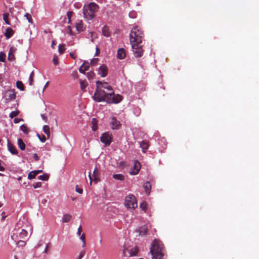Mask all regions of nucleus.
<instances>
[{
	"label": "nucleus",
	"mask_w": 259,
	"mask_h": 259,
	"mask_svg": "<svg viewBox=\"0 0 259 259\" xmlns=\"http://www.w3.org/2000/svg\"><path fill=\"white\" fill-rule=\"evenodd\" d=\"M96 83L97 88L93 96L96 101L117 104L122 101V96L119 94L115 95L112 88L107 82L97 81Z\"/></svg>",
	"instance_id": "1"
},
{
	"label": "nucleus",
	"mask_w": 259,
	"mask_h": 259,
	"mask_svg": "<svg viewBox=\"0 0 259 259\" xmlns=\"http://www.w3.org/2000/svg\"><path fill=\"white\" fill-rule=\"evenodd\" d=\"M164 246L163 243L157 239H154L150 253L152 255V259H162L164 255Z\"/></svg>",
	"instance_id": "2"
},
{
	"label": "nucleus",
	"mask_w": 259,
	"mask_h": 259,
	"mask_svg": "<svg viewBox=\"0 0 259 259\" xmlns=\"http://www.w3.org/2000/svg\"><path fill=\"white\" fill-rule=\"evenodd\" d=\"M99 6L95 3H90L83 7V16L85 19L91 20L95 17L96 13L98 11Z\"/></svg>",
	"instance_id": "3"
},
{
	"label": "nucleus",
	"mask_w": 259,
	"mask_h": 259,
	"mask_svg": "<svg viewBox=\"0 0 259 259\" xmlns=\"http://www.w3.org/2000/svg\"><path fill=\"white\" fill-rule=\"evenodd\" d=\"M144 34L143 31L138 26L134 27L131 31L130 35V41L132 44H142Z\"/></svg>",
	"instance_id": "4"
},
{
	"label": "nucleus",
	"mask_w": 259,
	"mask_h": 259,
	"mask_svg": "<svg viewBox=\"0 0 259 259\" xmlns=\"http://www.w3.org/2000/svg\"><path fill=\"white\" fill-rule=\"evenodd\" d=\"M124 205L127 208L135 209L138 206L135 196L132 194L126 196L124 200Z\"/></svg>",
	"instance_id": "5"
},
{
	"label": "nucleus",
	"mask_w": 259,
	"mask_h": 259,
	"mask_svg": "<svg viewBox=\"0 0 259 259\" xmlns=\"http://www.w3.org/2000/svg\"><path fill=\"white\" fill-rule=\"evenodd\" d=\"M131 46L134 56L136 58H140L142 57L144 51L143 49L141 44H136L133 43L131 44Z\"/></svg>",
	"instance_id": "6"
},
{
	"label": "nucleus",
	"mask_w": 259,
	"mask_h": 259,
	"mask_svg": "<svg viewBox=\"0 0 259 259\" xmlns=\"http://www.w3.org/2000/svg\"><path fill=\"white\" fill-rule=\"evenodd\" d=\"M100 140L105 146H108L112 142V135L109 133H103L100 137Z\"/></svg>",
	"instance_id": "7"
},
{
	"label": "nucleus",
	"mask_w": 259,
	"mask_h": 259,
	"mask_svg": "<svg viewBox=\"0 0 259 259\" xmlns=\"http://www.w3.org/2000/svg\"><path fill=\"white\" fill-rule=\"evenodd\" d=\"M4 97L6 100L10 101L15 99L16 94L14 90H9L5 92Z\"/></svg>",
	"instance_id": "8"
},
{
	"label": "nucleus",
	"mask_w": 259,
	"mask_h": 259,
	"mask_svg": "<svg viewBox=\"0 0 259 259\" xmlns=\"http://www.w3.org/2000/svg\"><path fill=\"white\" fill-rule=\"evenodd\" d=\"M141 168L140 163L136 160L135 161L134 165L132 169L130 171V174L131 175H136L138 174Z\"/></svg>",
	"instance_id": "9"
},
{
	"label": "nucleus",
	"mask_w": 259,
	"mask_h": 259,
	"mask_svg": "<svg viewBox=\"0 0 259 259\" xmlns=\"http://www.w3.org/2000/svg\"><path fill=\"white\" fill-rule=\"evenodd\" d=\"M108 73V68L106 65L103 64L100 66L98 69V74L102 77L107 76Z\"/></svg>",
	"instance_id": "10"
},
{
	"label": "nucleus",
	"mask_w": 259,
	"mask_h": 259,
	"mask_svg": "<svg viewBox=\"0 0 259 259\" xmlns=\"http://www.w3.org/2000/svg\"><path fill=\"white\" fill-rule=\"evenodd\" d=\"M110 124L112 126L111 127L113 130L118 129L121 126L120 122L119 121H118L117 119L114 117H113L111 118Z\"/></svg>",
	"instance_id": "11"
},
{
	"label": "nucleus",
	"mask_w": 259,
	"mask_h": 259,
	"mask_svg": "<svg viewBox=\"0 0 259 259\" xmlns=\"http://www.w3.org/2000/svg\"><path fill=\"white\" fill-rule=\"evenodd\" d=\"M75 28L78 33L84 31L85 29V27L83 26L82 20H80L78 22L76 23Z\"/></svg>",
	"instance_id": "12"
},
{
	"label": "nucleus",
	"mask_w": 259,
	"mask_h": 259,
	"mask_svg": "<svg viewBox=\"0 0 259 259\" xmlns=\"http://www.w3.org/2000/svg\"><path fill=\"white\" fill-rule=\"evenodd\" d=\"M16 51V49L14 47H11L10 49L9 54H8V60L10 61H13L15 58V56L14 53Z\"/></svg>",
	"instance_id": "13"
},
{
	"label": "nucleus",
	"mask_w": 259,
	"mask_h": 259,
	"mask_svg": "<svg viewBox=\"0 0 259 259\" xmlns=\"http://www.w3.org/2000/svg\"><path fill=\"white\" fill-rule=\"evenodd\" d=\"M148 227L146 226H144L140 227L137 232L139 233L140 236H144L147 234Z\"/></svg>",
	"instance_id": "14"
},
{
	"label": "nucleus",
	"mask_w": 259,
	"mask_h": 259,
	"mask_svg": "<svg viewBox=\"0 0 259 259\" xmlns=\"http://www.w3.org/2000/svg\"><path fill=\"white\" fill-rule=\"evenodd\" d=\"M126 56V53L125 50L121 48L118 50L117 51V58L119 59H124Z\"/></svg>",
	"instance_id": "15"
},
{
	"label": "nucleus",
	"mask_w": 259,
	"mask_h": 259,
	"mask_svg": "<svg viewBox=\"0 0 259 259\" xmlns=\"http://www.w3.org/2000/svg\"><path fill=\"white\" fill-rule=\"evenodd\" d=\"M8 148L9 151L12 154H17L18 153V151L17 149H16L15 147L12 145L9 140H8Z\"/></svg>",
	"instance_id": "16"
},
{
	"label": "nucleus",
	"mask_w": 259,
	"mask_h": 259,
	"mask_svg": "<svg viewBox=\"0 0 259 259\" xmlns=\"http://www.w3.org/2000/svg\"><path fill=\"white\" fill-rule=\"evenodd\" d=\"M140 143V146L142 149V151L145 153L148 149L149 145L148 143V142L146 141H142L141 142H139Z\"/></svg>",
	"instance_id": "17"
},
{
	"label": "nucleus",
	"mask_w": 259,
	"mask_h": 259,
	"mask_svg": "<svg viewBox=\"0 0 259 259\" xmlns=\"http://www.w3.org/2000/svg\"><path fill=\"white\" fill-rule=\"evenodd\" d=\"M143 187L145 189V191L146 193L148 195H149L150 193L151 188V184H150V182H146L144 183L143 184Z\"/></svg>",
	"instance_id": "18"
},
{
	"label": "nucleus",
	"mask_w": 259,
	"mask_h": 259,
	"mask_svg": "<svg viewBox=\"0 0 259 259\" xmlns=\"http://www.w3.org/2000/svg\"><path fill=\"white\" fill-rule=\"evenodd\" d=\"M14 33V30L12 28L9 27L7 28L6 32L5 33V35L7 39H9L13 36Z\"/></svg>",
	"instance_id": "19"
},
{
	"label": "nucleus",
	"mask_w": 259,
	"mask_h": 259,
	"mask_svg": "<svg viewBox=\"0 0 259 259\" xmlns=\"http://www.w3.org/2000/svg\"><path fill=\"white\" fill-rule=\"evenodd\" d=\"M102 34L104 36H105L106 37H109L110 36V32L109 31V29L107 26H106V25L104 26L102 28Z\"/></svg>",
	"instance_id": "20"
},
{
	"label": "nucleus",
	"mask_w": 259,
	"mask_h": 259,
	"mask_svg": "<svg viewBox=\"0 0 259 259\" xmlns=\"http://www.w3.org/2000/svg\"><path fill=\"white\" fill-rule=\"evenodd\" d=\"M42 130L44 133L47 135V139H49L50 137V127L47 125H45L43 126Z\"/></svg>",
	"instance_id": "21"
},
{
	"label": "nucleus",
	"mask_w": 259,
	"mask_h": 259,
	"mask_svg": "<svg viewBox=\"0 0 259 259\" xmlns=\"http://www.w3.org/2000/svg\"><path fill=\"white\" fill-rule=\"evenodd\" d=\"M72 218V216L69 214H65L63 215L62 218L63 223H67L70 221Z\"/></svg>",
	"instance_id": "22"
},
{
	"label": "nucleus",
	"mask_w": 259,
	"mask_h": 259,
	"mask_svg": "<svg viewBox=\"0 0 259 259\" xmlns=\"http://www.w3.org/2000/svg\"><path fill=\"white\" fill-rule=\"evenodd\" d=\"M18 145L21 150H24L25 148V144L21 139L18 140Z\"/></svg>",
	"instance_id": "23"
},
{
	"label": "nucleus",
	"mask_w": 259,
	"mask_h": 259,
	"mask_svg": "<svg viewBox=\"0 0 259 259\" xmlns=\"http://www.w3.org/2000/svg\"><path fill=\"white\" fill-rule=\"evenodd\" d=\"M138 252V248L137 247H135L132 248L130 252V256H136Z\"/></svg>",
	"instance_id": "24"
},
{
	"label": "nucleus",
	"mask_w": 259,
	"mask_h": 259,
	"mask_svg": "<svg viewBox=\"0 0 259 259\" xmlns=\"http://www.w3.org/2000/svg\"><path fill=\"white\" fill-rule=\"evenodd\" d=\"M92 130L94 131H95L97 129V120L95 118H93L92 119Z\"/></svg>",
	"instance_id": "25"
},
{
	"label": "nucleus",
	"mask_w": 259,
	"mask_h": 259,
	"mask_svg": "<svg viewBox=\"0 0 259 259\" xmlns=\"http://www.w3.org/2000/svg\"><path fill=\"white\" fill-rule=\"evenodd\" d=\"M113 178L116 180L120 181H123L124 179V176L121 174H114L113 175Z\"/></svg>",
	"instance_id": "26"
},
{
	"label": "nucleus",
	"mask_w": 259,
	"mask_h": 259,
	"mask_svg": "<svg viewBox=\"0 0 259 259\" xmlns=\"http://www.w3.org/2000/svg\"><path fill=\"white\" fill-rule=\"evenodd\" d=\"M19 237L21 238L24 239L27 236V232L24 229H21V231L19 232Z\"/></svg>",
	"instance_id": "27"
},
{
	"label": "nucleus",
	"mask_w": 259,
	"mask_h": 259,
	"mask_svg": "<svg viewBox=\"0 0 259 259\" xmlns=\"http://www.w3.org/2000/svg\"><path fill=\"white\" fill-rule=\"evenodd\" d=\"M17 87L20 89L21 91L24 90V87L23 83L21 81H17L16 82Z\"/></svg>",
	"instance_id": "28"
},
{
	"label": "nucleus",
	"mask_w": 259,
	"mask_h": 259,
	"mask_svg": "<svg viewBox=\"0 0 259 259\" xmlns=\"http://www.w3.org/2000/svg\"><path fill=\"white\" fill-rule=\"evenodd\" d=\"M21 130L25 134L29 133V129L26 125L23 124L20 126Z\"/></svg>",
	"instance_id": "29"
},
{
	"label": "nucleus",
	"mask_w": 259,
	"mask_h": 259,
	"mask_svg": "<svg viewBox=\"0 0 259 259\" xmlns=\"http://www.w3.org/2000/svg\"><path fill=\"white\" fill-rule=\"evenodd\" d=\"M20 113V111L18 110H16L15 111H12L10 113L9 115V117L11 118H13L16 116H17Z\"/></svg>",
	"instance_id": "30"
},
{
	"label": "nucleus",
	"mask_w": 259,
	"mask_h": 259,
	"mask_svg": "<svg viewBox=\"0 0 259 259\" xmlns=\"http://www.w3.org/2000/svg\"><path fill=\"white\" fill-rule=\"evenodd\" d=\"M9 14L8 13H4L3 14V19L5 21L6 23L8 25H10V23L9 21Z\"/></svg>",
	"instance_id": "31"
},
{
	"label": "nucleus",
	"mask_w": 259,
	"mask_h": 259,
	"mask_svg": "<svg viewBox=\"0 0 259 259\" xmlns=\"http://www.w3.org/2000/svg\"><path fill=\"white\" fill-rule=\"evenodd\" d=\"M147 203L144 201L140 204V207L141 208L142 210L146 212L147 210Z\"/></svg>",
	"instance_id": "32"
},
{
	"label": "nucleus",
	"mask_w": 259,
	"mask_h": 259,
	"mask_svg": "<svg viewBox=\"0 0 259 259\" xmlns=\"http://www.w3.org/2000/svg\"><path fill=\"white\" fill-rule=\"evenodd\" d=\"M36 173L34 170L30 172L28 176V179H32L34 178L37 175Z\"/></svg>",
	"instance_id": "33"
},
{
	"label": "nucleus",
	"mask_w": 259,
	"mask_h": 259,
	"mask_svg": "<svg viewBox=\"0 0 259 259\" xmlns=\"http://www.w3.org/2000/svg\"><path fill=\"white\" fill-rule=\"evenodd\" d=\"M65 45H59L58 46V50L60 54H63L65 51Z\"/></svg>",
	"instance_id": "34"
},
{
	"label": "nucleus",
	"mask_w": 259,
	"mask_h": 259,
	"mask_svg": "<svg viewBox=\"0 0 259 259\" xmlns=\"http://www.w3.org/2000/svg\"><path fill=\"white\" fill-rule=\"evenodd\" d=\"M38 179L42 181H47L49 179V176L47 174H44L38 177Z\"/></svg>",
	"instance_id": "35"
},
{
	"label": "nucleus",
	"mask_w": 259,
	"mask_h": 259,
	"mask_svg": "<svg viewBox=\"0 0 259 259\" xmlns=\"http://www.w3.org/2000/svg\"><path fill=\"white\" fill-rule=\"evenodd\" d=\"M80 239L81 240L82 242V247H84L85 246V235L84 233H83L81 235H80Z\"/></svg>",
	"instance_id": "36"
},
{
	"label": "nucleus",
	"mask_w": 259,
	"mask_h": 259,
	"mask_svg": "<svg viewBox=\"0 0 259 259\" xmlns=\"http://www.w3.org/2000/svg\"><path fill=\"white\" fill-rule=\"evenodd\" d=\"M6 60V55L4 53L0 52V62H4Z\"/></svg>",
	"instance_id": "37"
},
{
	"label": "nucleus",
	"mask_w": 259,
	"mask_h": 259,
	"mask_svg": "<svg viewBox=\"0 0 259 259\" xmlns=\"http://www.w3.org/2000/svg\"><path fill=\"white\" fill-rule=\"evenodd\" d=\"M25 17H26V18L27 19V20L28 21V22L30 23H32V22H33V20H32V17H31V16L30 14H28V13H26L25 15Z\"/></svg>",
	"instance_id": "38"
},
{
	"label": "nucleus",
	"mask_w": 259,
	"mask_h": 259,
	"mask_svg": "<svg viewBox=\"0 0 259 259\" xmlns=\"http://www.w3.org/2000/svg\"><path fill=\"white\" fill-rule=\"evenodd\" d=\"M33 75H34V73L32 71L31 73V74L30 75V76H29V84L30 85H32L33 84Z\"/></svg>",
	"instance_id": "39"
},
{
	"label": "nucleus",
	"mask_w": 259,
	"mask_h": 259,
	"mask_svg": "<svg viewBox=\"0 0 259 259\" xmlns=\"http://www.w3.org/2000/svg\"><path fill=\"white\" fill-rule=\"evenodd\" d=\"M37 136H38L39 139L40 140V141L42 143L45 142L47 139L46 138V137L44 135H42L41 137L39 134H37Z\"/></svg>",
	"instance_id": "40"
},
{
	"label": "nucleus",
	"mask_w": 259,
	"mask_h": 259,
	"mask_svg": "<svg viewBox=\"0 0 259 259\" xmlns=\"http://www.w3.org/2000/svg\"><path fill=\"white\" fill-rule=\"evenodd\" d=\"M80 88L82 90H84L86 88V84L85 81L80 80Z\"/></svg>",
	"instance_id": "41"
},
{
	"label": "nucleus",
	"mask_w": 259,
	"mask_h": 259,
	"mask_svg": "<svg viewBox=\"0 0 259 259\" xmlns=\"http://www.w3.org/2000/svg\"><path fill=\"white\" fill-rule=\"evenodd\" d=\"M75 191L79 194H82L83 193V190L81 188H79L77 185L75 186Z\"/></svg>",
	"instance_id": "42"
},
{
	"label": "nucleus",
	"mask_w": 259,
	"mask_h": 259,
	"mask_svg": "<svg viewBox=\"0 0 259 259\" xmlns=\"http://www.w3.org/2000/svg\"><path fill=\"white\" fill-rule=\"evenodd\" d=\"M53 63L55 65H57L59 63V60H58L57 56H54V58L53 59Z\"/></svg>",
	"instance_id": "43"
},
{
	"label": "nucleus",
	"mask_w": 259,
	"mask_h": 259,
	"mask_svg": "<svg viewBox=\"0 0 259 259\" xmlns=\"http://www.w3.org/2000/svg\"><path fill=\"white\" fill-rule=\"evenodd\" d=\"M98 174V170L97 167H96L93 171V176L94 177V179L97 180V176Z\"/></svg>",
	"instance_id": "44"
},
{
	"label": "nucleus",
	"mask_w": 259,
	"mask_h": 259,
	"mask_svg": "<svg viewBox=\"0 0 259 259\" xmlns=\"http://www.w3.org/2000/svg\"><path fill=\"white\" fill-rule=\"evenodd\" d=\"M98 61V59L95 58V59H94L92 60H91V63L92 65L95 66L97 64Z\"/></svg>",
	"instance_id": "45"
},
{
	"label": "nucleus",
	"mask_w": 259,
	"mask_h": 259,
	"mask_svg": "<svg viewBox=\"0 0 259 259\" xmlns=\"http://www.w3.org/2000/svg\"><path fill=\"white\" fill-rule=\"evenodd\" d=\"M41 184L40 182H37V183L33 184V187L35 189L37 188H40L41 187Z\"/></svg>",
	"instance_id": "46"
},
{
	"label": "nucleus",
	"mask_w": 259,
	"mask_h": 259,
	"mask_svg": "<svg viewBox=\"0 0 259 259\" xmlns=\"http://www.w3.org/2000/svg\"><path fill=\"white\" fill-rule=\"evenodd\" d=\"M84 64H82L79 68V72H80L81 73H82V74H85V70H84Z\"/></svg>",
	"instance_id": "47"
},
{
	"label": "nucleus",
	"mask_w": 259,
	"mask_h": 259,
	"mask_svg": "<svg viewBox=\"0 0 259 259\" xmlns=\"http://www.w3.org/2000/svg\"><path fill=\"white\" fill-rule=\"evenodd\" d=\"M72 14H73V12H71V11H69L67 13V17H68V18L69 19V23L70 22L71 18L72 16Z\"/></svg>",
	"instance_id": "48"
},
{
	"label": "nucleus",
	"mask_w": 259,
	"mask_h": 259,
	"mask_svg": "<svg viewBox=\"0 0 259 259\" xmlns=\"http://www.w3.org/2000/svg\"><path fill=\"white\" fill-rule=\"evenodd\" d=\"M84 254H85V251L83 250V251H81L76 259H81L83 257Z\"/></svg>",
	"instance_id": "49"
},
{
	"label": "nucleus",
	"mask_w": 259,
	"mask_h": 259,
	"mask_svg": "<svg viewBox=\"0 0 259 259\" xmlns=\"http://www.w3.org/2000/svg\"><path fill=\"white\" fill-rule=\"evenodd\" d=\"M95 73L93 72H89L88 73V77L89 79H91L93 77Z\"/></svg>",
	"instance_id": "50"
},
{
	"label": "nucleus",
	"mask_w": 259,
	"mask_h": 259,
	"mask_svg": "<svg viewBox=\"0 0 259 259\" xmlns=\"http://www.w3.org/2000/svg\"><path fill=\"white\" fill-rule=\"evenodd\" d=\"M81 231H82V227H81V226L80 225L77 229V234L78 236H80Z\"/></svg>",
	"instance_id": "51"
},
{
	"label": "nucleus",
	"mask_w": 259,
	"mask_h": 259,
	"mask_svg": "<svg viewBox=\"0 0 259 259\" xmlns=\"http://www.w3.org/2000/svg\"><path fill=\"white\" fill-rule=\"evenodd\" d=\"M23 119L22 118H15L14 119V122L15 123H18L20 122L21 121H23Z\"/></svg>",
	"instance_id": "52"
},
{
	"label": "nucleus",
	"mask_w": 259,
	"mask_h": 259,
	"mask_svg": "<svg viewBox=\"0 0 259 259\" xmlns=\"http://www.w3.org/2000/svg\"><path fill=\"white\" fill-rule=\"evenodd\" d=\"M129 16L130 17L132 18H134L136 17V14L135 12H131L129 13Z\"/></svg>",
	"instance_id": "53"
},
{
	"label": "nucleus",
	"mask_w": 259,
	"mask_h": 259,
	"mask_svg": "<svg viewBox=\"0 0 259 259\" xmlns=\"http://www.w3.org/2000/svg\"><path fill=\"white\" fill-rule=\"evenodd\" d=\"M33 158L35 161H38L39 160V157L36 153H34L33 154Z\"/></svg>",
	"instance_id": "54"
},
{
	"label": "nucleus",
	"mask_w": 259,
	"mask_h": 259,
	"mask_svg": "<svg viewBox=\"0 0 259 259\" xmlns=\"http://www.w3.org/2000/svg\"><path fill=\"white\" fill-rule=\"evenodd\" d=\"M41 117L42 118V119L45 121V122H47V116L46 115H45V114H41Z\"/></svg>",
	"instance_id": "55"
},
{
	"label": "nucleus",
	"mask_w": 259,
	"mask_h": 259,
	"mask_svg": "<svg viewBox=\"0 0 259 259\" xmlns=\"http://www.w3.org/2000/svg\"><path fill=\"white\" fill-rule=\"evenodd\" d=\"M67 33L70 35L72 34V32L70 26H68L67 28Z\"/></svg>",
	"instance_id": "56"
},
{
	"label": "nucleus",
	"mask_w": 259,
	"mask_h": 259,
	"mask_svg": "<svg viewBox=\"0 0 259 259\" xmlns=\"http://www.w3.org/2000/svg\"><path fill=\"white\" fill-rule=\"evenodd\" d=\"M83 64H84V70H85L86 71L88 70L89 68V65L88 64H85V62H84Z\"/></svg>",
	"instance_id": "57"
},
{
	"label": "nucleus",
	"mask_w": 259,
	"mask_h": 259,
	"mask_svg": "<svg viewBox=\"0 0 259 259\" xmlns=\"http://www.w3.org/2000/svg\"><path fill=\"white\" fill-rule=\"evenodd\" d=\"M70 56L73 59H75L76 58V57H77L76 55L74 53H70Z\"/></svg>",
	"instance_id": "58"
},
{
	"label": "nucleus",
	"mask_w": 259,
	"mask_h": 259,
	"mask_svg": "<svg viewBox=\"0 0 259 259\" xmlns=\"http://www.w3.org/2000/svg\"><path fill=\"white\" fill-rule=\"evenodd\" d=\"M100 54V49L98 48H96L95 56H98Z\"/></svg>",
	"instance_id": "59"
},
{
	"label": "nucleus",
	"mask_w": 259,
	"mask_h": 259,
	"mask_svg": "<svg viewBox=\"0 0 259 259\" xmlns=\"http://www.w3.org/2000/svg\"><path fill=\"white\" fill-rule=\"evenodd\" d=\"M72 76L73 77H74L75 78L77 77V72L76 71L73 72Z\"/></svg>",
	"instance_id": "60"
},
{
	"label": "nucleus",
	"mask_w": 259,
	"mask_h": 259,
	"mask_svg": "<svg viewBox=\"0 0 259 259\" xmlns=\"http://www.w3.org/2000/svg\"><path fill=\"white\" fill-rule=\"evenodd\" d=\"M5 168L1 165V160H0V171H4Z\"/></svg>",
	"instance_id": "61"
},
{
	"label": "nucleus",
	"mask_w": 259,
	"mask_h": 259,
	"mask_svg": "<svg viewBox=\"0 0 259 259\" xmlns=\"http://www.w3.org/2000/svg\"><path fill=\"white\" fill-rule=\"evenodd\" d=\"M90 34H91V37H92V41L93 42L94 41V39L93 38V35L94 34V32H90Z\"/></svg>",
	"instance_id": "62"
},
{
	"label": "nucleus",
	"mask_w": 259,
	"mask_h": 259,
	"mask_svg": "<svg viewBox=\"0 0 259 259\" xmlns=\"http://www.w3.org/2000/svg\"><path fill=\"white\" fill-rule=\"evenodd\" d=\"M49 244H48V245H47V246H46V248H45V252L46 253H48Z\"/></svg>",
	"instance_id": "63"
},
{
	"label": "nucleus",
	"mask_w": 259,
	"mask_h": 259,
	"mask_svg": "<svg viewBox=\"0 0 259 259\" xmlns=\"http://www.w3.org/2000/svg\"><path fill=\"white\" fill-rule=\"evenodd\" d=\"M56 43L55 42V41H53L52 43V45H51V46L54 49V47H55V46H56Z\"/></svg>",
	"instance_id": "64"
}]
</instances>
